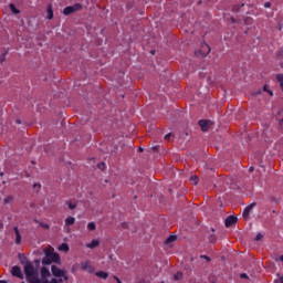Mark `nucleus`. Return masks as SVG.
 <instances>
[{
  "mask_svg": "<svg viewBox=\"0 0 283 283\" xmlns=\"http://www.w3.org/2000/svg\"><path fill=\"white\" fill-rule=\"evenodd\" d=\"M45 258L42 259V264L50 265L52 262L55 264H61V256L59 253L53 252L52 250H44Z\"/></svg>",
  "mask_w": 283,
  "mask_h": 283,
  "instance_id": "obj_1",
  "label": "nucleus"
},
{
  "mask_svg": "<svg viewBox=\"0 0 283 283\" xmlns=\"http://www.w3.org/2000/svg\"><path fill=\"white\" fill-rule=\"evenodd\" d=\"M78 10H83V4L75 3L74 6L64 8L63 14L70 17V14H74V12H78Z\"/></svg>",
  "mask_w": 283,
  "mask_h": 283,
  "instance_id": "obj_2",
  "label": "nucleus"
},
{
  "mask_svg": "<svg viewBox=\"0 0 283 283\" xmlns=\"http://www.w3.org/2000/svg\"><path fill=\"white\" fill-rule=\"evenodd\" d=\"M24 273L27 275V280L36 275V272H34V265H32V262H27V264L24 265Z\"/></svg>",
  "mask_w": 283,
  "mask_h": 283,
  "instance_id": "obj_3",
  "label": "nucleus"
},
{
  "mask_svg": "<svg viewBox=\"0 0 283 283\" xmlns=\"http://www.w3.org/2000/svg\"><path fill=\"white\" fill-rule=\"evenodd\" d=\"M81 269L82 271H86V273H94L95 269L94 265H92V261H83L81 262Z\"/></svg>",
  "mask_w": 283,
  "mask_h": 283,
  "instance_id": "obj_4",
  "label": "nucleus"
},
{
  "mask_svg": "<svg viewBox=\"0 0 283 283\" xmlns=\"http://www.w3.org/2000/svg\"><path fill=\"white\" fill-rule=\"evenodd\" d=\"M211 52V46L209 44L203 43L201 45V50L198 52L202 57L208 56V54Z\"/></svg>",
  "mask_w": 283,
  "mask_h": 283,
  "instance_id": "obj_5",
  "label": "nucleus"
},
{
  "mask_svg": "<svg viewBox=\"0 0 283 283\" xmlns=\"http://www.w3.org/2000/svg\"><path fill=\"white\" fill-rule=\"evenodd\" d=\"M258 203L255 202H252L250 206L245 207L244 210H243V218L245 220H249V213H251V211H253V208L256 206Z\"/></svg>",
  "mask_w": 283,
  "mask_h": 283,
  "instance_id": "obj_6",
  "label": "nucleus"
},
{
  "mask_svg": "<svg viewBox=\"0 0 283 283\" xmlns=\"http://www.w3.org/2000/svg\"><path fill=\"white\" fill-rule=\"evenodd\" d=\"M199 126L201 130L209 132V127H211V120L201 119L199 120Z\"/></svg>",
  "mask_w": 283,
  "mask_h": 283,
  "instance_id": "obj_7",
  "label": "nucleus"
},
{
  "mask_svg": "<svg viewBox=\"0 0 283 283\" xmlns=\"http://www.w3.org/2000/svg\"><path fill=\"white\" fill-rule=\"evenodd\" d=\"M51 271L55 277H63V275H65V272H63V270L59 269L56 265H52Z\"/></svg>",
  "mask_w": 283,
  "mask_h": 283,
  "instance_id": "obj_8",
  "label": "nucleus"
},
{
  "mask_svg": "<svg viewBox=\"0 0 283 283\" xmlns=\"http://www.w3.org/2000/svg\"><path fill=\"white\" fill-rule=\"evenodd\" d=\"M238 222V217H233V216H229L227 219H226V227L229 228V227H233V224H235Z\"/></svg>",
  "mask_w": 283,
  "mask_h": 283,
  "instance_id": "obj_9",
  "label": "nucleus"
},
{
  "mask_svg": "<svg viewBox=\"0 0 283 283\" xmlns=\"http://www.w3.org/2000/svg\"><path fill=\"white\" fill-rule=\"evenodd\" d=\"M11 274L14 276V277H23V274H21V268L19 265H14L11 270Z\"/></svg>",
  "mask_w": 283,
  "mask_h": 283,
  "instance_id": "obj_10",
  "label": "nucleus"
},
{
  "mask_svg": "<svg viewBox=\"0 0 283 283\" xmlns=\"http://www.w3.org/2000/svg\"><path fill=\"white\" fill-rule=\"evenodd\" d=\"M28 283H48V280L41 281V279H39V275L35 274L29 279H27Z\"/></svg>",
  "mask_w": 283,
  "mask_h": 283,
  "instance_id": "obj_11",
  "label": "nucleus"
},
{
  "mask_svg": "<svg viewBox=\"0 0 283 283\" xmlns=\"http://www.w3.org/2000/svg\"><path fill=\"white\" fill-rule=\"evenodd\" d=\"M13 231L15 233V244H21V232H19V227H14Z\"/></svg>",
  "mask_w": 283,
  "mask_h": 283,
  "instance_id": "obj_12",
  "label": "nucleus"
},
{
  "mask_svg": "<svg viewBox=\"0 0 283 283\" xmlns=\"http://www.w3.org/2000/svg\"><path fill=\"white\" fill-rule=\"evenodd\" d=\"M13 231L15 233V244H21V232H19V227H14Z\"/></svg>",
  "mask_w": 283,
  "mask_h": 283,
  "instance_id": "obj_13",
  "label": "nucleus"
},
{
  "mask_svg": "<svg viewBox=\"0 0 283 283\" xmlns=\"http://www.w3.org/2000/svg\"><path fill=\"white\" fill-rule=\"evenodd\" d=\"M46 14H48V19H49L50 21H52V19H54V11L52 10V4H49V6H48Z\"/></svg>",
  "mask_w": 283,
  "mask_h": 283,
  "instance_id": "obj_14",
  "label": "nucleus"
},
{
  "mask_svg": "<svg viewBox=\"0 0 283 283\" xmlns=\"http://www.w3.org/2000/svg\"><path fill=\"white\" fill-rule=\"evenodd\" d=\"M95 275L96 277H101L102 280H107L109 277V274L103 271L96 272Z\"/></svg>",
  "mask_w": 283,
  "mask_h": 283,
  "instance_id": "obj_15",
  "label": "nucleus"
},
{
  "mask_svg": "<svg viewBox=\"0 0 283 283\" xmlns=\"http://www.w3.org/2000/svg\"><path fill=\"white\" fill-rule=\"evenodd\" d=\"M101 242L98 240H93L91 243L86 244L87 249H96Z\"/></svg>",
  "mask_w": 283,
  "mask_h": 283,
  "instance_id": "obj_16",
  "label": "nucleus"
},
{
  "mask_svg": "<svg viewBox=\"0 0 283 283\" xmlns=\"http://www.w3.org/2000/svg\"><path fill=\"white\" fill-rule=\"evenodd\" d=\"M176 240H178L177 235L171 234L170 237H168L165 241V244H171V242H176Z\"/></svg>",
  "mask_w": 283,
  "mask_h": 283,
  "instance_id": "obj_17",
  "label": "nucleus"
},
{
  "mask_svg": "<svg viewBox=\"0 0 283 283\" xmlns=\"http://www.w3.org/2000/svg\"><path fill=\"white\" fill-rule=\"evenodd\" d=\"M41 275H42L43 280H45V277H49V275H50V270L45 266L42 268L41 269Z\"/></svg>",
  "mask_w": 283,
  "mask_h": 283,
  "instance_id": "obj_18",
  "label": "nucleus"
},
{
  "mask_svg": "<svg viewBox=\"0 0 283 283\" xmlns=\"http://www.w3.org/2000/svg\"><path fill=\"white\" fill-rule=\"evenodd\" d=\"M74 222H76V219L74 217H69L65 220L66 227H72V224H74Z\"/></svg>",
  "mask_w": 283,
  "mask_h": 283,
  "instance_id": "obj_19",
  "label": "nucleus"
},
{
  "mask_svg": "<svg viewBox=\"0 0 283 283\" xmlns=\"http://www.w3.org/2000/svg\"><path fill=\"white\" fill-rule=\"evenodd\" d=\"M9 8L13 14H19L21 12L13 3H10Z\"/></svg>",
  "mask_w": 283,
  "mask_h": 283,
  "instance_id": "obj_20",
  "label": "nucleus"
},
{
  "mask_svg": "<svg viewBox=\"0 0 283 283\" xmlns=\"http://www.w3.org/2000/svg\"><path fill=\"white\" fill-rule=\"evenodd\" d=\"M87 229H90V231H96V223L90 222Z\"/></svg>",
  "mask_w": 283,
  "mask_h": 283,
  "instance_id": "obj_21",
  "label": "nucleus"
},
{
  "mask_svg": "<svg viewBox=\"0 0 283 283\" xmlns=\"http://www.w3.org/2000/svg\"><path fill=\"white\" fill-rule=\"evenodd\" d=\"M60 251H70V245H67L66 243H63L62 245H60Z\"/></svg>",
  "mask_w": 283,
  "mask_h": 283,
  "instance_id": "obj_22",
  "label": "nucleus"
},
{
  "mask_svg": "<svg viewBox=\"0 0 283 283\" xmlns=\"http://www.w3.org/2000/svg\"><path fill=\"white\" fill-rule=\"evenodd\" d=\"M69 209H71V211H74V209H76V205L75 203H72L70 201L66 202Z\"/></svg>",
  "mask_w": 283,
  "mask_h": 283,
  "instance_id": "obj_23",
  "label": "nucleus"
},
{
  "mask_svg": "<svg viewBox=\"0 0 283 283\" xmlns=\"http://www.w3.org/2000/svg\"><path fill=\"white\" fill-rule=\"evenodd\" d=\"M174 279L175 280H182V272H177L175 275H174Z\"/></svg>",
  "mask_w": 283,
  "mask_h": 283,
  "instance_id": "obj_24",
  "label": "nucleus"
},
{
  "mask_svg": "<svg viewBox=\"0 0 283 283\" xmlns=\"http://www.w3.org/2000/svg\"><path fill=\"white\" fill-rule=\"evenodd\" d=\"M11 200H14L12 196L4 198V205H10Z\"/></svg>",
  "mask_w": 283,
  "mask_h": 283,
  "instance_id": "obj_25",
  "label": "nucleus"
},
{
  "mask_svg": "<svg viewBox=\"0 0 283 283\" xmlns=\"http://www.w3.org/2000/svg\"><path fill=\"white\" fill-rule=\"evenodd\" d=\"M244 23H245V25H251V23H253V19L252 18H245Z\"/></svg>",
  "mask_w": 283,
  "mask_h": 283,
  "instance_id": "obj_26",
  "label": "nucleus"
},
{
  "mask_svg": "<svg viewBox=\"0 0 283 283\" xmlns=\"http://www.w3.org/2000/svg\"><path fill=\"white\" fill-rule=\"evenodd\" d=\"M208 240H209V242H211V243H213V242H216V234H210L209 237H208Z\"/></svg>",
  "mask_w": 283,
  "mask_h": 283,
  "instance_id": "obj_27",
  "label": "nucleus"
},
{
  "mask_svg": "<svg viewBox=\"0 0 283 283\" xmlns=\"http://www.w3.org/2000/svg\"><path fill=\"white\" fill-rule=\"evenodd\" d=\"M274 283H283V275L277 274V279L274 281Z\"/></svg>",
  "mask_w": 283,
  "mask_h": 283,
  "instance_id": "obj_28",
  "label": "nucleus"
},
{
  "mask_svg": "<svg viewBox=\"0 0 283 283\" xmlns=\"http://www.w3.org/2000/svg\"><path fill=\"white\" fill-rule=\"evenodd\" d=\"M262 238H264V235L262 233H258L255 237V242H260V240H262Z\"/></svg>",
  "mask_w": 283,
  "mask_h": 283,
  "instance_id": "obj_29",
  "label": "nucleus"
},
{
  "mask_svg": "<svg viewBox=\"0 0 283 283\" xmlns=\"http://www.w3.org/2000/svg\"><path fill=\"white\" fill-rule=\"evenodd\" d=\"M276 81H277L279 83H283V74H277V75H276Z\"/></svg>",
  "mask_w": 283,
  "mask_h": 283,
  "instance_id": "obj_30",
  "label": "nucleus"
},
{
  "mask_svg": "<svg viewBox=\"0 0 283 283\" xmlns=\"http://www.w3.org/2000/svg\"><path fill=\"white\" fill-rule=\"evenodd\" d=\"M97 167L101 169V171H104L105 169V163L97 164Z\"/></svg>",
  "mask_w": 283,
  "mask_h": 283,
  "instance_id": "obj_31",
  "label": "nucleus"
},
{
  "mask_svg": "<svg viewBox=\"0 0 283 283\" xmlns=\"http://www.w3.org/2000/svg\"><path fill=\"white\" fill-rule=\"evenodd\" d=\"M241 280H249V275L247 273L240 274Z\"/></svg>",
  "mask_w": 283,
  "mask_h": 283,
  "instance_id": "obj_32",
  "label": "nucleus"
},
{
  "mask_svg": "<svg viewBox=\"0 0 283 283\" xmlns=\"http://www.w3.org/2000/svg\"><path fill=\"white\" fill-rule=\"evenodd\" d=\"M201 260H206L207 262H211V258L207 255H200Z\"/></svg>",
  "mask_w": 283,
  "mask_h": 283,
  "instance_id": "obj_33",
  "label": "nucleus"
},
{
  "mask_svg": "<svg viewBox=\"0 0 283 283\" xmlns=\"http://www.w3.org/2000/svg\"><path fill=\"white\" fill-rule=\"evenodd\" d=\"M122 229H129V224L127 222L122 223Z\"/></svg>",
  "mask_w": 283,
  "mask_h": 283,
  "instance_id": "obj_34",
  "label": "nucleus"
},
{
  "mask_svg": "<svg viewBox=\"0 0 283 283\" xmlns=\"http://www.w3.org/2000/svg\"><path fill=\"white\" fill-rule=\"evenodd\" d=\"M233 12H240V6L235 4V6L233 7Z\"/></svg>",
  "mask_w": 283,
  "mask_h": 283,
  "instance_id": "obj_35",
  "label": "nucleus"
},
{
  "mask_svg": "<svg viewBox=\"0 0 283 283\" xmlns=\"http://www.w3.org/2000/svg\"><path fill=\"white\" fill-rule=\"evenodd\" d=\"M270 91H271V90H269V85L265 84V85L263 86V92H270Z\"/></svg>",
  "mask_w": 283,
  "mask_h": 283,
  "instance_id": "obj_36",
  "label": "nucleus"
},
{
  "mask_svg": "<svg viewBox=\"0 0 283 283\" xmlns=\"http://www.w3.org/2000/svg\"><path fill=\"white\" fill-rule=\"evenodd\" d=\"M169 138H171V133H169V134H167V135L165 136V140H169Z\"/></svg>",
  "mask_w": 283,
  "mask_h": 283,
  "instance_id": "obj_37",
  "label": "nucleus"
},
{
  "mask_svg": "<svg viewBox=\"0 0 283 283\" xmlns=\"http://www.w3.org/2000/svg\"><path fill=\"white\" fill-rule=\"evenodd\" d=\"M151 149L153 151H158V149H160V146H154Z\"/></svg>",
  "mask_w": 283,
  "mask_h": 283,
  "instance_id": "obj_38",
  "label": "nucleus"
},
{
  "mask_svg": "<svg viewBox=\"0 0 283 283\" xmlns=\"http://www.w3.org/2000/svg\"><path fill=\"white\" fill-rule=\"evenodd\" d=\"M264 8H271V2H265Z\"/></svg>",
  "mask_w": 283,
  "mask_h": 283,
  "instance_id": "obj_39",
  "label": "nucleus"
},
{
  "mask_svg": "<svg viewBox=\"0 0 283 283\" xmlns=\"http://www.w3.org/2000/svg\"><path fill=\"white\" fill-rule=\"evenodd\" d=\"M36 187H38V189H41V184H35V185L33 186L34 189H36Z\"/></svg>",
  "mask_w": 283,
  "mask_h": 283,
  "instance_id": "obj_40",
  "label": "nucleus"
},
{
  "mask_svg": "<svg viewBox=\"0 0 283 283\" xmlns=\"http://www.w3.org/2000/svg\"><path fill=\"white\" fill-rule=\"evenodd\" d=\"M48 283H59V281L56 279H52L51 282Z\"/></svg>",
  "mask_w": 283,
  "mask_h": 283,
  "instance_id": "obj_41",
  "label": "nucleus"
},
{
  "mask_svg": "<svg viewBox=\"0 0 283 283\" xmlns=\"http://www.w3.org/2000/svg\"><path fill=\"white\" fill-rule=\"evenodd\" d=\"M41 227H43V229H50V226L48 224H41Z\"/></svg>",
  "mask_w": 283,
  "mask_h": 283,
  "instance_id": "obj_42",
  "label": "nucleus"
},
{
  "mask_svg": "<svg viewBox=\"0 0 283 283\" xmlns=\"http://www.w3.org/2000/svg\"><path fill=\"white\" fill-rule=\"evenodd\" d=\"M268 94H269L270 96H273V91H268Z\"/></svg>",
  "mask_w": 283,
  "mask_h": 283,
  "instance_id": "obj_43",
  "label": "nucleus"
},
{
  "mask_svg": "<svg viewBox=\"0 0 283 283\" xmlns=\"http://www.w3.org/2000/svg\"><path fill=\"white\" fill-rule=\"evenodd\" d=\"M190 180H191V181L198 180V177H191Z\"/></svg>",
  "mask_w": 283,
  "mask_h": 283,
  "instance_id": "obj_44",
  "label": "nucleus"
},
{
  "mask_svg": "<svg viewBox=\"0 0 283 283\" xmlns=\"http://www.w3.org/2000/svg\"><path fill=\"white\" fill-rule=\"evenodd\" d=\"M34 262H35L36 265L41 264L40 260H35Z\"/></svg>",
  "mask_w": 283,
  "mask_h": 283,
  "instance_id": "obj_45",
  "label": "nucleus"
},
{
  "mask_svg": "<svg viewBox=\"0 0 283 283\" xmlns=\"http://www.w3.org/2000/svg\"><path fill=\"white\" fill-rule=\"evenodd\" d=\"M250 171H255V168L253 166H251Z\"/></svg>",
  "mask_w": 283,
  "mask_h": 283,
  "instance_id": "obj_46",
  "label": "nucleus"
},
{
  "mask_svg": "<svg viewBox=\"0 0 283 283\" xmlns=\"http://www.w3.org/2000/svg\"><path fill=\"white\" fill-rule=\"evenodd\" d=\"M15 123H18V125H21V119H17Z\"/></svg>",
  "mask_w": 283,
  "mask_h": 283,
  "instance_id": "obj_47",
  "label": "nucleus"
},
{
  "mask_svg": "<svg viewBox=\"0 0 283 283\" xmlns=\"http://www.w3.org/2000/svg\"><path fill=\"white\" fill-rule=\"evenodd\" d=\"M280 261L283 262V254L280 256Z\"/></svg>",
  "mask_w": 283,
  "mask_h": 283,
  "instance_id": "obj_48",
  "label": "nucleus"
},
{
  "mask_svg": "<svg viewBox=\"0 0 283 283\" xmlns=\"http://www.w3.org/2000/svg\"><path fill=\"white\" fill-rule=\"evenodd\" d=\"M279 56H283V52H279Z\"/></svg>",
  "mask_w": 283,
  "mask_h": 283,
  "instance_id": "obj_49",
  "label": "nucleus"
},
{
  "mask_svg": "<svg viewBox=\"0 0 283 283\" xmlns=\"http://www.w3.org/2000/svg\"><path fill=\"white\" fill-rule=\"evenodd\" d=\"M211 231H212V233H214V232H216V230H214L213 228L211 229Z\"/></svg>",
  "mask_w": 283,
  "mask_h": 283,
  "instance_id": "obj_50",
  "label": "nucleus"
},
{
  "mask_svg": "<svg viewBox=\"0 0 283 283\" xmlns=\"http://www.w3.org/2000/svg\"><path fill=\"white\" fill-rule=\"evenodd\" d=\"M241 8H244V3H241Z\"/></svg>",
  "mask_w": 283,
  "mask_h": 283,
  "instance_id": "obj_51",
  "label": "nucleus"
},
{
  "mask_svg": "<svg viewBox=\"0 0 283 283\" xmlns=\"http://www.w3.org/2000/svg\"><path fill=\"white\" fill-rule=\"evenodd\" d=\"M151 54H156V51H151Z\"/></svg>",
  "mask_w": 283,
  "mask_h": 283,
  "instance_id": "obj_52",
  "label": "nucleus"
},
{
  "mask_svg": "<svg viewBox=\"0 0 283 283\" xmlns=\"http://www.w3.org/2000/svg\"><path fill=\"white\" fill-rule=\"evenodd\" d=\"M1 61H6V57H2Z\"/></svg>",
  "mask_w": 283,
  "mask_h": 283,
  "instance_id": "obj_53",
  "label": "nucleus"
},
{
  "mask_svg": "<svg viewBox=\"0 0 283 283\" xmlns=\"http://www.w3.org/2000/svg\"><path fill=\"white\" fill-rule=\"evenodd\" d=\"M258 94H262V91H259Z\"/></svg>",
  "mask_w": 283,
  "mask_h": 283,
  "instance_id": "obj_54",
  "label": "nucleus"
},
{
  "mask_svg": "<svg viewBox=\"0 0 283 283\" xmlns=\"http://www.w3.org/2000/svg\"><path fill=\"white\" fill-rule=\"evenodd\" d=\"M198 3H199V4H201V3H202V1H199Z\"/></svg>",
  "mask_w": 283,
  "mask_h": 283,
  "instance_id": "obj_55",
  "label": "nucleus"
},
{
  "mask_svg": "<svg viewBox=\"0 0 283 283\" xmlns=\"http://www.w3.org/2000/svg\"><path fill=\"white\" fill-rule=\"evenodd\" d=\"M139 151H143V148H139Z\"/></svg>",
  "mask_w": 283,
  "mask_h": 283,
  "instance_id": "obj_56",
  "label": "nucleus"
},
{
  "mask_svg": "<svg viewBox=\"0 0 283 283\" xmlns=\"http://www.w3.org/2000/svg\"><path fill=\"white\" fill-rule=\"evenodd\" d=\"M0 176H3V172H0Z\"/></svg>",
  "mask_w": 283,
  "mask_h": 283,
  "instance_id": "obj_57",
  "label": "nucleus"
},
{
  "mask_svg": "<svg viewBox=\"0 0 283 283\" xmlns=\"http://www.w3.org/2000/svg\"><path fill=\"white\" fill-rule=\"evenodd\" d=\"M195 185H198V181H196Z\"/></svg>",
  "mask_w": 283,
  "mask_h": 283,
  "instance_id": "obj_58",
  "label": "nucleus"
}]
</instances>
